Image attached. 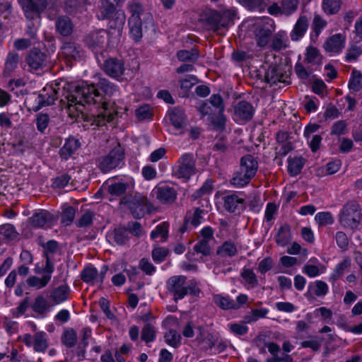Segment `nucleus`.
Returning <instances> with one entry per match:
<instances>
[{
  "instance_id": "f257e3e1",
  "label": "nucleus",
  "mask_w": 362,
  "mask_h": 362,
  "mask_svg": "<svg viewBox=\"0 0 362 362\" xmlns=\"http://www.w3.org/2000/svg\"><path fill=\"white\" fill-rule=\"evenodd\" d=\"M60 93L67 100L70 112L76 109L78 112L83 114L86 104L93 103L94 107L90 109L93 112L91 117L93 123L98 126L112 121L119 112L114 103L104 99L94 85L86 81L72 83L65 80L47 85L42 90L37 98L39 107L53 104Z\"/></svg>"
},
{
  "instance_id": "f03ea898",
  "label": "nucleus",
  "mask_w": 362,
  "mask_h": 362,
  "mask_svg": "<svg viewBox=\"0 0 362 362\" xmlns=\"http://www.w3.org/2000/svg\"><path fill=\"white\" fill-rule=\"evenodd\" d=\"M127 7L131 13L129 19V35L135 42H139L143 36V24L151 23L152 17L144 12L142 5L137 0L129 1Z\"/></svg>"
},
{
  "instance_id": "7ed1b4c3",
  "label": "nucleus",
  "mask_w": 362,
  "mask_h": 362,
  "mask_svg": "<svg viewBox=\"0 0 362 362\" xmlns=\"http://www.w3.org/2000/svg\"><path fill=\"white\" fill-rule=\"evenodd\" d=\"M35 273L42 274V277L30 276L27 279V284L37 289L45 287L50 281L52 273L54 271V264L48 257L45 261V265L40 266L39 263L35 264Z\"/></svg>"
},
{
  "instance_id": "20e7f679",
  "label": "nucleus",
  "mask_w": 362,
  "mask_h": 362,
  "mask_svg": "<svg viewBox=\"0 0 362 362\" xmlns=\"http://www.w3.org/2000/svg\"><path fill=\"white\" fill-rule=\"evenodd\" d=\"M124 164V151L121 146L118 144L102 158L100 163V168L103 173H108L112 170L121 168Z\"/></svg>"
},
{
  "instance_id": "39448f33",
  "label": "nucleus",
  "mask_w": 362,
  "mask_h": 362,
  "mask_svg": "<svg viewBox=\"0 0 362 362\" xmlns=\"http://www.w3.org/2000/svg\"><path fill=\"white\" fill-rule=\"evenodd\" d=\"M236 16L235 8L221 9L219 11H211L207 22L214 30L228 26Z\"/></svg>"
},
{
  "instance_id": "423d86ee",
  "label": "nucleus",
  "mask_w": 362,
  "mask_h": 362,
  "mask_svg": "<svg viewBox=\"0 0 362 362\" xmlns=\"http://www.w3.org/2000/svg\"><path fill=\"white\" fill-rule=\"evenodd\" d=\"M196 160L192 153L182 154L173 168L174 174L179 178L188 180L197 172Z\"/></svg>"
},
{
  "instance_id": "0eeeda50",
  "label": "nucleus",
  "mask_w": 362,
  "mask_h": 362,
  "mask_svg": "<svg viewBox=\"0 0 362 362\" xmlns=\"http://www.w3.org/2000/svg\"><path fill=\"white\" fill-rule=\"evenodd\" d=\"M25 18L28 20H35L36 27L40 25V13L45 9L47 0H18Z\"/></svg>"
},
{
  "instance_id": "6e6552de",
  "label": "nucleus",
  "mask_w": 362,
  "mask_h": 362,
  "mask_svg": "<svg viewBox=\"0 0 362 362\" xmlns=\"http://www.w3.org/2000/svg\"><path fill=\"white\" fill-rule=\"evenodd\" d=\"M339 221L344 228H356L360 221L358 204L355 202H347L341 210Z\"/></svg>"
},
{
  "instance_id": "1a4fd4ad",
  "label": "nucleus",
  "mask_w": 362,
  "mask_h": 362,
  "mask_svg": "<svg viewBox=\"0 0 362 362\" xmlns=\"http://www.w3.org/2000/svg\"><path fill=\"white\" fill-rule=\"evenodd\" d=\"M186 280L185 276L177 275L171 276L166 282L168 292L173 296L176 301L184 298L187 295Z\"/></svg>"
},
{
  "instance_id": "9d476101",
  "label": "nucleus",
  "mask_w": 362,
  "mask_h": 362,
  "mask_svg": "<svg viewBox=\"0 0 362 362\" xmlns=\"http://www.w3.org/2000/svg\"><path fill=\"white\" fill-rule=\"evenodd\" d=\"M22 341L28 347H33L36 352H45L49 346L47 334L43 332H37L33 336L25 334Z\"/></svg>"
},
{
  "instance_id": "9b49d317",
  "label": "nucleus",
  "mask_w": 362,
  "mask_h": 362,
  "mask_svg": "<svg viewBox=\"0 0 362 362\" xmlns=\"http://www.w3.org/2000/svg\"><path fill=\"white\" fill-rule=\"evenodd\" d=\"M107 36V32L103 29H100L90 33L86 37V42L88 47L97 54L104 50Z\"/></svg>"
},
{
  "instance_id": "f8f14e48",
  "label": "nucleus",
  "mask_w": 362,
  "mask_h": 362,
  "mask_svg": "<svg viewBox=\"0 0 362 362\" xmlns=\"http://www.w3.org/2000/svg\"><path fill=\"white\" fill-rule=\"evenodd\" d=\"M223 207L228 212L240 214L245 208L244 195L238 192L226 195L223 197Z\"/></svg>"
},
{
  "instance_id": "ddd939ff",
  "label": "nucleus",
  "mask_w": 362,
  "mask_h": 362,
  "mask_svg": "<svg viewBox=\"0 0 362 362\" xmlns=\"http://www.w3.org/2000/svg\"><path fill=\"white\" fill-rule=\"evenodd\" d=\"M152 194L163 204L172 203L177 196L175 189L166 183L158 184L152 190Z\"/></svg>"
},
{
  "instance_id": "4468645a",
  "label": "nucleus",
  "mask_w": 362,
  "mask_h": 362,
  "mask_svg": "<svg viewBox=\"0 0 362 362\" xmlns=\"http://www.w3.org/2000/svg\"><path fill=\"white\" fill-rule=\"evenodd\" d=\"M255 110L250 103L246 101H240L235 107L234 120L243 124L252 119Z\"/></svg>"
},
{
  "instance_id": "2eb2a0df",
  "label": "nucleus",
  "mask_w": 362,
  "mask_h": 362,
  "mask_svg": "<svg viewBox=\"0 0 362 362\" xmlns=\"http://www.w3.org/2000/svg\"><path fill=\"white\" fill-rule=\"evenodd\" d=\"M149 202L147 197L140 194L136 195L129 202V208L136 218L144 216L145 211L148 209Z\"/></svg>"
},
{
  "instance_id": "dca6fc26",
  "label": "nucleus",
  "mask_w": 362,
  "mask_h": 362,
  "mask_svg": "<svg viewBox=\"0 0 362 362\" xmlns=\"http://www.w3.org/2000/svg\"><path fill=\"white\" fill-rule=\"evenodd\" d=\"M124 70V63L122 60L110 58L105 62L104 71L113 78L119 80Z\"/></svg>"
},
{
  "instance_id": "f3484780",
  "label": "nucleus",
  "mask_w": 362,
  "mask_h": 362,
  "mask_svg": "<svg viewBox=\"0 0 362 362\" xmlns=\"http://www.w3.org/2000/svg\"><path fill=\"white\" fill-rule=\"evenodd\" d=\"M346 38L341 33L335 34L329 37L324 44L327 52L332 55L339 54L344 47Z\"/></svg>"
},
{
  "instance_id": "a211bd4d",
  "label": "nucleus",
  "mask_w": 362,
  "mask_h": 362,
  "mask_svg": "<svg viewBox=\"0 0 362 362\" xmlns=\"http://www.w3.org/2000/svg\"><path fill=\"white\" fill-rule=\"evenodd\" d=\"M327 271V267L316 257H311L303 267L302 272L310 278H315Z\"/></svg>"
},
{
  "instance_id": "6ab92c4d",
  "label": "nucleus",
  "mask_w": 362,
  "mask_h": 362,
  "mask_svg": "<svg viewBox=\"0 0 362 362\" xmlns=\"http://www.w3.org/2000/svg\"><path fill=\"white\" fill-rule=\"evenodd\" d=\"M134 187V180L132 177H127L112 182L108 186V192L111 195L121 196L124 194L127 190L132 189Z\"/></svg>"
},
{
  "instance_id": "aec40b11",
  "label": "nucleus",
  "mask_w": 362,
  "mask_h": 362,
  "mask_svg": "<svg viewBox=\"0 0 362 362\" xmlns=\"http://www.w3.org/2000/svg\"><path fill=\"white\" fill-rule=\"evenodd\" d=\"M105 271L98 274V269L92 265H88L81 272L83 281L91 284L101 285L105 278Z\"/></svg>"
},
{
  "instance_id": "412c9836",
  "label": "nucleus",
  "mask_w": 362,
  "mask_h": 362,
  "mask_svg": "<svg viewBox=\"0 0 362 362\" xmlns=\"http://www.w3.org/2000/svg\"><path fill=\"white\" fill-rule=\"evenodd\" d=\"M320 128L318 124H314L307 126L304 130V136L313 152H316L319 148L322 141V136L318 134H314Z\"/></svg>"
},
{
  "instance_id": "4be33fe9",
  "label": "nucleus",
  "mask_w": 362,
  "mask_h": 362,
  "mask_svg": "<svg viewBox=\"0 0 362 362\" xmlns=\"http://www.w3.org/2000/svg\"><path fill=\"white\" fill-rule=\"evenodd\" d=\"M109 19V28L116 30L117 34L120 35L126 21L124 11L123 10H117Z\"/></svg>"
},
{
  "instance_id": "5701e85b",
  "label": "nucleus",
  "mask_w": 362,
  "mask_h": 362,
  "mask_svg": "<svg viewBox=\"0 0 362 362\" xmlns=\"http://www.w3.org/2000/svg\"><path fill=\"white\" fill-rule=\"evenodd\" d=\"M308 28V21L305 16H300L290 33L293 41H298L305 34Z\"/></svg>"
},
{
  "instance_id": "b1692460",
  "label": "nucleus",
  "mask_w": 362,
  "mask_h": 362,
  "mask_svg": "<svg viewBox=\"0 0 362 362\" xmlns=\"http://www.w3.org/2000/svg\"><path fill=\"white\" fill-rule=\"evenodd\" d=\"M257 168V161L252 156L246 155L241 158L240 169L252 178L255 175Z\"/></svg>"
},
{
  "instance_id": "393cba45",
  "label": "nucleus",
  "mask_w": 362,
  "mask_h": 362,
  "mask_svg": "<svg viewBox=\"0 0 362 362\" xmlns=\"http://www.w3.org/2000/svg\"><path fill=\"white\" fill-rule=\"evenodd\" d=\"M69 291L68 285L59 286L52 291L49 299L56 305L60 304L69 298Z\"/></svg>"
},
{
  "instance_id": "a878e982",
  "label": "nucleus",
  "mask_w": 362,
  "mask_h": 362,
  "mask_svg": "<svg viewBox=\"0 0 362 362\" xmlns=\"http://www.w3.org/2000/svg\"><path fill=\"white\" fill-rule=\"evenodd\" d=\"M45 55L37 50H31L27 57V62L33 70H37L40 69L45 64Z\"/></svg>"
},
{
  "instance_id": "bb28decb",
  "label": "nucleus",
  "mask_w": 362,
  "mask_h": 362,
  "mask_svg": "<svg viewBox=\"0 0 362 362\" xmlns=\"http://www.w3.org/2000/svg\"><path fill=\"white\" fill-rule=\"evenodd\" d=\"M81 50L74 42H65L62 47L61 55L67 61L76 59L80 57Z\"/></svg>"
},
{
  "instance_id": "cd10ccee",
  "label": "nucleus",
  "mask_w": 362,
  "mask_h": 362,
  "mask_svg": "<svg viewBox=\"0 0 362 362\" xmlns=\"http://www.w3.org/2000/svg\"><path fill=\"white\" fill-rule=\"evenodd\" d=\"M80 142L74 138H69L64 146L60 149V156L64 159H68L79 148Z\"/></svg>"
},
{
  "instance_id": "c85d7f7f",
  "label": "nucleus",
  "mask_w": 362,
  "mask_h": 362,
  "mask_svg": "<svg viewBox=\"0 0 362 362\" xmlns=\"http://www.w3.org/2000/svg\"><path fill=\"white\" fill-rule=\"evenodd\" d=\"M33 226L36 227H44L52 220V215L46 210H42L35 213L30 218Z\"/></svg>"
},
{
  "instance_id": "c756f323",
  "label": "nucleus",
  "mask_w": 362,
  "mask_h": 362,
  "mask_svg": "<svg viewBox=\"0 0 362 362\" xmlns=\"http://www.w3.org/2000/svg\"><path fill=\"white\" fill-rule=\"evenodd\" d=\"M240 275L243 279V284L247 289H251L257 286V276L252 269L243 268Z\"/></svg>"
},
{
  "instance_id": "7c9ffc66",
  "label": "nucleus",
  "mask_w": 362,
  "mask_h": 362,
  "mask_svg": "<svg viewBox=\"0 0 362 362\" xmlns=\"http://www.w3.org/2000/svg\"><path fill=\"white\" fill-rule=\"evenodd\" d=\"M305 164L304 159L302 157H288V172L291 176L298 175L303 169Z\"/></svg>"
},
{
  "instance_id": "2f4dec72",
  "label": "nucleus",
  "mask_w": 362,
  "mask_h": 362,
  "mask_svg": "<svg viewBox=\"0 0 362 362\" xmlns=\"http://www.w3.org/2000/svg\"><path fill=\"white\" fill-rule=\"evenodd\" d=\"M291 240V229L288 225L281 226L276 236V243L281 247L286 246Z\"/></svg>"
},
{
  "instance_id": "473e14b6",
  "label": "nucleus",
  "mask_w": 362,
  "mask_h": 362,
  "mask_svg": "<svg viewBox=\"0 0 362 362\" xmlns=\"http://www.w3.org/2000/svg\"><path fill=\"white\" fill-rule=\"evenodd\" d=\"M351 261L349 257H345L341 262L338 263L333 272L329 276V281L334 282L351 267Z\"/></svg>"
},
{
  "instance_id": "72a5a7b5",
  "label": "nucleus",
  "mask_w": 362,
  "mask_h": 362,
  "mask_svg": "<svg viewBox=\"0 0 362 362\" xmlns=\"http://www.w3.org/2000/svg\"><path fill=\"white\" fill-rule=\"evenodd\" d=\"M308 291L317 297H322L328 293L329 286L326 282L317 280L309 284Z\"/></svg>"
},
{
  "instance_id": "f704fd0d",
  "label": "nucleus",
  "mask_w": 362,
  "mask_h": 362,
  "mask_svg": "<svg viewBox=\"0 0 362 362\" xmlns=\"http://www.w3.org/2000/svg\"><path fill=\"white\" fill-rule=\"evenodd\" d=\"M170 119L176 129H181L185 126V115L180 109H174L170 113Z\"/></svg>"
},
{
  "instance_id": "c9c22d12",
  "label": "nucleus",
  "mask_w": 362,
  "mask_h": 362,
  "mask_svg": "<svg viewBox=\"0 0 362 362\" xmlns=\"http://www.w3.org/2000/svg\"><path fill=\"white\" fill-rule=\"evenodd\" d=\"M57 30L63 36L69 35L73 31V25L68 17L62 16L56 22Z\"/></svg>"
},
{
  "instance_id": "e433bc0d",
  "label": "nucleus",
  "mask_w": 362,
  "mask_h": 362,
  "mask_svg": "<svg viewBox=\"0 0 362 362\" xmlns=\"http://www.w3.org/2000/svg\"><path fill=\"white\" fill-rule=\"evenodd\" d=\"M237 252V246L231 241L224 242L217 250V254L222 257H233Z\"/></svg>"
},
{
  "instance_id": "4c0bfd02",
  "label": "nucleus",
  "mask_w": 362,
  "mask_h": 362,
  "mask_svg": "<svg viewBox=\"0 0 362 362\" xmlns=\"http://www.w3.org/2000/svg\"><path fill=\"white\" fill-rule=\"evenodd\" d=\"M251 179L252 177L249 175H247L240 169L238 172L234 173L230 180V183L235 187H243L247 185Z\"/></svg>"
},
{
  "instance_id": "58836bf2",
  "label": "nucleus",
  "mask_w": 362,
  "mask_h": 362,
  "mask_svg": "<svg viewBox=\"0 0 362 362\" xmlns=\"http://www.w3.org/2000/svg\"><path fill=\"white\" fill-rule=\"evenodd\" d=\"M213 300L217 306L224 310L238 308L236 306L234 301L228 296L216 294L214 296Z\"/></svg>"
},
{
  "instance_id": "ea45409f",
  "label": "nucleus",
  "mask_w": 362,
  "mask_h": 362,
  "mask_svg": "<svg viewBox=\"0 0 362 362\" xmlns=\"http://www.w3.org/2000/svg\"><path fill=\"white\" fill-rule=\"evenodd\" d=\"M349 88L352 92H356L362 88V73L354 69L349 81Z\"/></svg>"
},
{
  "instance_id": "a19ab883",
  "label": "nucleus",
  "mask_w": 362,
  "mask_h": 362,
  "mask_svg": "<svg viewBox=\"0 0 362 362\" xmlns=\"http://www.w3.org/2000/svg\"><path fill=\"white\" fill-rule=\"evenodd\" d=\"M341 7V0H322V8L327 15L337 13Z\"/></svg>"
},
{
  "instance_id": "79ce46f5",
  "label": "nucleus",
  "mask_w": 362,
  "mask_h": 362,
  "mask_svg": "<svg viewBox=\"0 0 362 362\" xmlns=\"http://www.w3.org/2000/svg\"><path fill=\"white\" fill-rule=\"evenodd\" d=\"M169 224L166 222L158 225L155 230L151 232L150 237L151 239L161 238L162 241H165L168 235Z\"/></svg>"
},
{
  "instance_id": "37998d69",
  "label": "nucleus",
  "mask_w": 362,
  "mask_h": 362,
  "mask_svg": "<svg viewBox=\"0 0 362 362\" xmlns=\"http://www.w3.org/2000/svg\"><path fill=\"white\" fill-rule=\"evenodd\" d=\"M17 233L14 227L11 224H4L0 226V237L4 243L13 240L16 237Z\"/></svg>"
},
{
  "instance_id": "c03bdc74",
  "label": "nucleus",
  "mask_w": 362,
  "mask_h": 362,
  "mask_svg": "<svg viewBox=\"0 0 362 362\" xmlns=\"http://www.w3.org/2000/svg\"><path fill=\"white\" fill-rule=\"evenodd\" d=\"M315 221L319 227H323L332 225L334 223V218L330 212L322 211L316 214Z\"/></svg>"
},
{
  "instance_id": "a18cd8bd",
  "label": "nucleus",
  "mask_w": 362,
  "mask_h": 362,
  "mask_svg": "<svg viewBox=\"0 0 362 362\" xmlns=\"http://www.w3.org/2000/svg\"><path fill=\"white\" fill-rule=\"evenodd\" d=\"M116 11L114 5L107 0H103L100 8L98 18L109 19Z\"/></svg>"
},
{
  "instance_id": "49530a36",
  "label": "nucleus",
  "mask_w": 362,
  "mask_h": 362,
  "mask_svg": "<svg viewBox=\"0 0 362 362\" xmlns=\"http://www.w3.org/2000/svg\"><path fill=\"white\" fill-rule=\"evenodd\" d=\"M226 117L223 112H218V115L211 117V123L213 128L218 132H223L226 127Z\"/></svg>"
},
{
  "instance_id": "de8ad7c7",
  "label": "nucleus",
  "mask_w": 362,
  "mask_h": 362,
  "mask_svg": "<svg viewBox=\"0 0 362 362\" xmlns=\"http://www.w3.org/2000/svg\"><path fill=\"white\" fill-rule=\"evenodd\" d=\"M98 86L106 95L109 96L114 95L118 92L117 86L105 78L100 79Z\"/></svg>"
},
{
  "instance_id": "09e8293b",
  "label": "nucleus",
  "mask_w": 362,
  "mask_h": 362,
  "mask_svg": "<svg viewBox=\"0 0 362 362\" xmlns=\"http://www.w3.org/2000/svg\"><path fill=\"white\" fill-rule=\"evenodd\" d=\"M181 89L187 93L194 86L198 83V79L194 75H187L179 81Z\"/></svg>"
},
{
  "instance_id": "8fccbe9b",
  "label": "nucleus",
  "mask_w": 362,
  "mask_h": 362,
  "mask_svg": "<svg viewBox=\"0 0 362 362\" xmlns=\"http://www.w3.org/2000/svg\"><path fill=\"white\" fill-rule=\"evenodd\" d=\"M286 34L284 31L279 32L276 34L272 40V47L276 50L279 51L286 47Z\"/></svg>"
},
{
  "instance_id": "3c124183",
  "label": "nucleus",
  "mask_w": 362,
  "mask_h": 362,
  "mask_svg": "<svg viewBox=\"0 0 362 362\" xmlns=\"http://www.w3.org/2000/svg\"><path fill=\"white\" fill-rule=\"evenodd\" d=\"M166 343L173 347H177L181 344V336L175 330H169L165 334Z\"/></svg>"
},
{
  "instance_id": "603ef678",
  "label": "nucleus",
  "mask_w": 362,
  "mask_h": 362,
  "mask_svg": "<svg viewBox=\"0 0 362 362\" xmlns=\"http://www.w3.org/2000/svg\"><path fill=\"white\" fill-rule=\"evenodd\" d=\"M49 303L43 297H37L33 305V309L35 312L44 314L49 311Z\"/></svg>"
},
{
  "instance_id": "864d4df0",
  "label": "nucleus",
  "mask_w": 362,
  "mask_h": 362,
  "mask_svg": "<svg viewBox=\"0 0 362 362\" xmlns=\"http://www.w3.org/2000/svg\"><path fill=\"white\" fill-rule=\"evenodd\" d=\"M281 1L284 15L289 16L297 10L298 0H281Z\"/></svg>"
},
{
  "instance_id": "5fc2aeb1",
  "label": "nucleus",
  "mask_w": 362,
  "mask_h": 362,
  "mask_svg": "<svg viewBox=\"0 0 362 362\" xmlns=\"http://www.w3.org/2000/svg\"><path fill=\"white\" fill-rule=\"evenodd\" d=\"M362 54V47L357 45H351L346 51V61L351 62L356 61Z\"/></svg>"
},
{
  "instance_id": "6e6d98bb",
  "label": "nucleus",
  "mask_w": 362,
  "mask_h": 362,
  "mask_svg": "<svg viewBox=\"0 0 362 362\" xmlns=\"http://www.w3.org/2000/svg\"><path fill=\"white\" fill-rule=\"evenodd\" d=\"M76 211L72 206L65 208L62 214L61 222L64 226H69L74 221Z\"/></svg>"
},
{
  "instance_id": "4d7b16f0",
  "label": "nucleus",
  "mask_w": 362,
  "mask_h": 362,
  "mask_svg": "<svg viewBox=\"0 0 362 362\" xmlns=\"http://www.w3.org/2000/svg\"><path fill=\"white\" fill-rule=\"evenodd\" d=\"M177 57L180 61L194 62L198 58V53L194 49L180 50L177 53Z\"/></svg>"
},
{
  "instance_id": "13d9d810",
  "label": "nucleus",
  "mask_w": 362,
  "mask_h": 362,
  "mask_svg": "<svg viewBox=\"0 0 362 362\" xmlns=\"http://www.w3.org/2000/svg\"><path fill=\"white\" fill-rule=\"evenodd\" d=\"M156 331L154 327L148 324L145 325L141 332V339L146 343L153 341L155 339Z\"/></svg>"
},
{
  "instance_id": "bf43d9fd",
  "label": "nucleus",
  "mask_w": 362,
  "mask_h": 362,
  "mask_svg": "<svg viewBox=\"0 0 362 362\" xmlns=\"http://www.w3.org/2000/svg\"><path fill=\"white\" fill-rule=\"evenodd\" d=\"M36 127L39 132H44L49 125V117L47 114H37L36 115Z\"/></svg>"
},
{
  "instance_id": "052dcab7",
  "label": "nucleus",
  "mask_w": 362,
  "mask_h": 362,
  "mask_svg": "<svg viewBox=\"0 0 362 362\" xmlns=\"http://www.w3.org/2000/svg\"><path fill=\"white\" fill-rule=\"evenodd\" d=\"M169 251L165 247H156L152 251V258L156 263H160L165 260Z\"/></svg>"
},
{
  "instance_id": "680f3d73",
  "label": "nucleus",
  "mask_w": 362,
  "mask_h": 362,
  "mask_svg": "<svg viewBox=\"0 0 362 362\" xmlns=\"http://www.w3.org/2000/svg\"><path fill=\"white\" fill-rule=\"evenodd\" d=\"M18 56L16 54L9 53L5 63V72L7 74L13 71L18 65Z\"/></svg>"
},
{
  "instance_id": "e2e57ef3",
  "label": "nucleus",
  "mask_w": 362,
  "mask_h": 362,
  "mask_svg": "<svg viewBox=\"0 0 362 362\" xmlns=\"http://www.w3.org/2000/svg\"><path fill=\"white\" fill-rule=\"evenodd\" d=\"M326 25L327 21L325 20H324L319 15L315 16L313 23V29L316 37H318L322 30L326 27Z\"/></svg>"
},
{
  "instance_id": "0e129e2a",
  "label": "nucleus",
  "mask_w": 362,
  "mask_h": 362,
  "mask_svg": "<svg viewBox=\"0 0 362 362\" xmlns=\"http://www.w3.org/2000/svg\"><path fill=\"white\" fill-rule=\"evenodd\" d=\"M210 105L213 106L218 112H224L225 105L223 98L219 95H213L209 100Z\"/></svg>"
},
{
  "instance_id": "69168bd1",
  "label": "nucleus",
  "mask_w": 362,
  "mask_h": 362,
  "mask_svg": "<svg viewBox=\"0 0 362 362\" xmlns=\"http://www.w3.org/2000/svg\"><path fill=\"white\" fill-rule=\"evenodd\" d=\"M335 240L339 247L344 250L347 249L349 245V239L345 233L342 231L337 232L335 235Z\"/></svg>"
},
{
  "instance_id": "338daca9",
  "label": "nucleus",
  "mask_w": 362,
  "mask_h": 362,
  "mask_svg": "<svg viewBox=\"0 0 362 362\" xmlns=\"http://www.w3.org/2000/svg\"><path fill=\"white\" fill-rule=\"evenodd\" d=\"M346 128V123L344 121H337L332 126L330 134L332 135L341 136L344 134Z\"/></svg>"
},
{
  "instance_id": "774afa93",
  "label": "nucleus",
  "mask_w": 362,
  "mask_h": 362,
  "mask_svg": "<svg viewBox=\"0 0 362 362\" xmlns=\"http://www.w3.org/2000/svg\"><path fill=\"white\" fill-rule=\"evenodd\" d=\"M136 115L139 119H149L151 117V110L148 105H144L139 107L136 111Z\"/></svg>"
}]
</instances>
